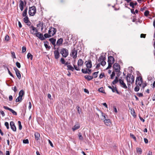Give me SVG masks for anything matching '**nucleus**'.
Returning a JSON list of instances; mask_svg holds the SVG:
<instances>
[{"label":"nucleus","instance_id":"obj_1","mask_svg":"<svg viewBox=\"0 0 155 155\" xmlns=\"http://www.w3.org/2000/svg\"><path fill=\"white\" fill-rule=\"evenodd\" d=\"M126 78L127 82L128 85H130V83L133 84L134 82V78L133 75L130 74H127Z\"/></svg>","mask_w":155,"mask_h":155},{"label":"nucleus","instance_id":"obj_2","mask_svg":"<svg viewBox=\"0 0 155 155\" xmlns=\"http://www.w3.org/2000/svg\"><path fill=\"white\" fill-rule=\"evenodd\" d=\"M108 66L107 68L106 69L110 68L111 67L112 64L114 63V59L112 56H110L108 57Z\"/></svg>","mask_w":155,"mask_h":155},{"label":"nucleus","instance_id":"obj_3","mask_svg":"<svg viewBox=\"0 0 155 155\" xmlns=\"http://www.w3.org/2000/svg\"><path fill=\"white\" fill-rule=\"evenodd\" d=\"M36 9L34 6L30 7L29 9L28 13L29 15L31 16H33L36 13Z\"/></svg>","mask_w":155,"mask_h":155},{"label":"nucleus","instance_id":"obj_4","mask_svg":"<svg viewBox=\"0 0 155 155\" xmlns=\"http://www.w3.org/2000/svg\"><path fill=\"white\" fill-rule=\"evenodd\" d=\"M143 83L142 78L141 76L137 77L135 81L136 85H137L141 87Z\"/></svg>","mask_w":155,"mask_h":155},{"label":"nucleus","instance_id":"obj_5","mask_svg":"<svg viewBox=\"0 0 155 155\" xmlns=\"http://www.w3.org/2000/svg\"><path fill=\"white\" fill-rule=\"evenodd\" d=\"M60 53L63 57L66 58L68 55V51L66 48H62L61 49Z\"/></svg>","mask_w":155,"mask_h":155},{"label":"nucleus","instance_id":"obj_6","mask_svg":"<svg viewBox=\"0 0 155 155\" xmlns=\"http://www.w3.org/2000/svg\"><path fill=\"white\" fill-rule=\"evenodd\" d=\"M30 32L31 31H30ZM31 34L35 35L37 37H38L41 40H43L45 39V38L43 37L42 34L40 33L39 32H37L36 33H34V32H32Z\"/></svg>","mask_w":155,"mask_h":155},{"label":"nucleus","instance_id":"obj_7","mask_svg":"<svg viewBox=\"0 0 155 155\" xmlns=\"http://www.w3.org/2000/svg\"><path fill=\"white\" fill-rule=\"evenodd\" d=\"M56 32V29L54 28L51 27L48 31V34L52 35V36H54Z\"/></svg>","mask_w":155,"mask_h":155},{"label":"nucleus","instance_id":"obj_8","mask_svg":"<svg viewBox=\"0 0 155 155\" xmlns=\"http://www.w3.org/2000/svg\"><path fill=\"white\" fill-rule=\"evenodd\" d=\"M114 68L116 72L120 71V67L117 63H115L114 65Z\"/></svg>","mask_w":155,"mask_h":155},{"label":"nucleus","instance_id":"obj_9","mask_svg":"<svg viewBox=\"0 0 155 155\" xmlns=\"http://www.w3.org/2000/svg\"><path fill=\"white\" fill-rule=\"evenodd\" d=\"M14 69L15 71V73L18 78L20 79L21 78V75L19 70L16 67L14 68Z\"/></svg>","mask_w":155,"mask_h":155},{"label":"nucleus","instance_id":"obj_10","mask_svg":"<svg viewBox=\"0 0 155 155\" xmlns=\"http://www.w3.org/2000/svg\"><path fill=\"white\" fill-rule=\"evenodd\" d=\"M11 129L12 130L14 131H16V128L15 125L14 123L12 121L10 122V124Z\"/></svg>","mask_w":155,"mask_h":155},{"label":"nucleus","instance_id":"obj_11","mask_svg":"<svg viewBox=\"0 0 155 155\" xmlns=\"http://www.w3.org/2000/svg\"><path fill=\"white\" fill-rule=\"evenodd\" d=\"M77 51L75 49H73L71 51V54L74 58H76L77 57Z\"/></svg>","mask_w":155,"mask_h":155},{"label":"nucleus","instance_id":"obj_12","mask_svg":"<svg viewBox=\"0 0 155 155\" xmlns=\"http://www.w3.org/2000/svg\"><path fill=\"white\" fill-rule=\"evenodd\" d=\"M119 82L120 84L122 87L125 89H127V87L125 84L123 80L120 79L119 80Z\"/></svg>","mask_w":155,"mask_h":155},{"label":"nucleus","instance_id":"obj_13","mask_svg":"<svg viewBox=\"0 0 155 155\" xmlns=\"http://www.w3.org/2000/svg\"><path fill=\"white\" fill-rule=\"evenodd\" d=\"M86 66L88 69L92 67L91 61V60H89L88 61L85 62Z\"/></svg>","mask_w":155,"mask_h":155},{"label":"nucleus","instance_id":"obj_14","mask_svg":"<svg viewBox=\"0 0 155 155\" xmlns=\"http://www.w3.org/2000/svg\"><path fill=\"white\" fill-rule=\"evenodd\" d=\"M55 58L56 59H58L60 56L59 51L58 50H55L54 52Z\"/></svg>","mask_w":155,"mask_h":155},{"label":"nucleus","instance_id":"obj_15","mask_svg":"<svg viewBox=\"0 0 155 155\" xmlns=\"http://www.w3.org/2000/svg\"><path fill=\"white\" fill-rule=\"evenodd\" d=\"M63 41V39L62 38L59 39L57 41L56 45L59 46L62 44Z\"/></svg>","mask_w":155,"mask_h":155},{"label":"nucleus","instance_id":"obj_16","mask_svg":"<svg viewBox=\"0 0 155 155\" xmlns=\"http://www.w3.org/2000/svg\"><path fill=\"white\" fill-rule=\"evenodd\" d=\"M49 41H50V42L51 43V44L54 45V47L56 46L55 45V42H56V39L54 38H52L49 39Z\"/></svg>","mask_w":155,"mask_h":155},{"label":"nucleus","instance_id":"obj_17","mask_svg":"<svg viewBox=\"0 0 155 155\" xmlns=\"http://www.w3.org/2000/svg\"><path fill=\"white\" fill-rule=\"evenodd\" d=\"M111 90L113 92H115L116 91L117 94H120V92L118 91L116 86L114 87V86H112V89Z\"/></svg>","mask_w":155,"mask_h":155},{"label":"nucleus","instance_id":"obj_18","mask_svg":"<svg viewBox=\"0 0 155 155\" xmlns=\"http://www.w3.org/2000/svg\"><path fill=\"white\" fill-rule=\"evenodd\" d=\"M35 138L36 140H38L39 139L40 137V134L38 132H36L35 134Z\"/></svg>","mask_w":155,"mask_h":155},{"label":"nucleus","instance_id":"obj_19","mask_svg":"<svg viewBox=\"0 0 155 155\" xmlns=\"http://www.w3.org/2000/svg\"><path fill=\"white\" fill-rule=\"evenodd\" d=\"M84 78L90 81L93 78V77L92 76L86 75L84 76Z\"/></svg>","mask_w":155,"mask_h":155},{"label":"nucleus","instance_id":"obj_20","mask_svg":"<svg viewBox=\"0 0 155 155\" xmlns=\"http://www.w3.org/2000/svg\"><path fill=\"white\" fill-rule=\"evenodd\" d=\"M67 67L68 68V70H71L72 71H74V68L71 65H68Z\"/></svg>","mask_w":155,"mask_h":155},{"label":"nucleus","instance_id":"obj_21","mask_svg":"<svg viewBox=\"0 0 155 155\" xmlns=\"http://www.w3.org/2000/svg\"><path fill=\"white\" fill-rule=\"evenodd\" d=\"M106 58L105 55H101L99 58L98 61H101L105 60Z\"/></svg>","mask_w":155,"mask_h":155},{"label":"nucleus","instance_id":"obj_22","mask_svg":"<svg viewBox=\"0 0 155 155\" xmlns=\"http://www.w3.org/2000/svg\"><path fill=\"white\" fill-rule=\"evenodd\" d=\"M119 81L118 77H116L115 79L112 82V84H114L117 83Z\"/></svg>","mask_w":155,"mask_h":155},{"label":"nucleus","instance_id":"obj_23","mask_svg":"<svg viewBox=\"0 0 155 155\" xmlns=\"http://www.w3.org/2000/svg\"><path fill=\"white\" fill-rule=\"evenodd\" d=\"M80 127V125L79 124H77L75 125L74 127L72 128V130L73 131H74L76 130L79 129Z\"/></svg>","mask_w":155,"mask_h":155},{"label":"nucleus","instance_id":"obj_24","mask_svg":"<svg viewBox=\"0 0 155 155\" xmlns=\"http://www.w3.org/2000/svg\"><path fill=\"white\" fill-rule=\"evenodd\" d=\"M83 62L81 59H79L78 61V66H81L83 64Z\"/></svg>","mask_w":155,"mask_h":155},{"label":"nucleus","instance_id":"obj_25","mask_svg":"<svg viewBox=\"0 0 155 155\" xmlns=\"http://www.w3.org/2000/svg\"><path fill=\"white\" fill-rule=\"evenodd\" d=\"M24 94L25 93L23 90H21L19 93V96H21V97H22V96L24 95Z\"/></svg>","mask_w":155,"mask_h":155},{"label":"nucleus","instance_id":"obj_26","mask_svg":"<svg viewBox=\"0 0 155 155\" xmlns=\"http://www.w3.org/2000/svg\"><path fill=\"white\" fill-rule=\"evenodd\" d=\"M22 98L21 96H19L16 99L15 101L16 102L21 101L22 100Z\"/></svg>","mask_w":155,"mask_h":155},{"label":"nucleus","instance_id":"obj_27","mask_svg":"<svg viewBox=\"0 0 155 155\" xmlns=\"http://www.w3.org/2000/svg\"><path fill=\"white\" fill-rule=\"evenodd\" d=\"M27 8H26L24 11L22 13V15L24 17L26 16L27 14Z\"/></svg>","mask_w":155,"mask_h":155},{"label":"nucleus","instance_id":"obj_28","mask_svg":"<svg viewBox=\"0 0 155 155\" xmlns=\"http://www.w3.org/2000/svg\"><path fill=\"white\" fill-rule=\"evenodd\" d=\"M30 28L33 31V32H34L35 31V32L37 33L38 30L37 29L33 26H31L30 27Z\"/></svg>","mask_w":155,"mask_h":155},{"label":"nucleus","instance_id":"obj_29","mask_svg":"<svg viewBox=\"0 0 155 155\" xmlns=\"http://www.w3.org/2000/svg\"><path fill=\"white\" fill-rule=\"evenodd\" d=\"M104 122L105 123V124L108 126L109 125V123L110 122V120L109 119H106L104 120Z\"/></svg>","mask_w":155,"mask_h":155},{"label":"nucleus","instance_id":"obj_30","mask_svg":"<svg viewBox=\"0 0 155 155\" xmlns=\"http://www.w3.org/2000/svg\"><path fill=\"white\" fill-rule=\"evenodd\" d=\"M48 41H46L45 42L44 44V45L45 48L47 49L48 48L49 49H50L51 48V47L50 46H48Z\"/></svg>","mask_w":155,"mask_h":155},{"label":"nucleus","instance_id":"obj_31","mask_svg":"<svg viewBox=\"0 0 155 155\" xmlns=\"http://www.w3.org/2000/svg\"><path fill=\"white\" fill-rule=\"evenodd\" d=\"M27 57L28 59L30 58L31 60H32L33 59V55L29 53H28L27 55Z\"/></svg>","mask_w":155,"mask_h":155},{"label":"nucleus","instance_id":"obj_32","mask_svg":"<svg viewBox=\"0 0 155 155\" xmlns=\"http://www.w3.org/2000/svg\"><path fill=\"white\" fill-rule=\"evenodd\" d=\"M23 19L24 22L26 23H28V22L29 21L28 16H25L24 18Z\"/></svg>","mask_w":155,"mask_h":155},{"label":"nucleus","instance_id":"obj_33","mask_svg":"<svg viewBox=\"0 0 155 155\" xmlns=\"http://www.w3.org/2000/svg\"><path fill=\"white\" fill-rule=\"evenodd\" d=\"M140 86L136 85V86L135 87L134 89V90L135 92L138 91L140 89Z\"/></svg>","mask_w":155,"mask_h":155},{"label":"nucleus","instance_id":"obj_34","mask_svg":"<svg viewBox=\"0 0 155 155\" xmlns=\"http://www.w3.org/2000/svg\"><path fill=\"white\" fill-rule=\"evenodd\" d=\"M81 71L84 74H87L88 73V70L87 69H83L82 68L81 69Z\"/></svg>","mask_w":155,"mask_h":155},{"label":"nucleus","instance_id":"obj_35","mask_svg":"<svg viewBox=\"0 0 155 155\" xmlns=\"http://www.w3.org/2000/svg\"><path fill=\"white\" fill-rule=\"evenodd\" d=\"M77 109L78 111V113L79 114H80L81 112V109H80V107L79 106H77Z\"/></svg>","mask_w":155,"mask_h":155},{"label":"nucleus","instance_id":"obj_36","mask_svg":"<svg viewBox=\"0 0 155 155\" xmlns=\"http://www.w3.org/2000/svg\"><path fill=\"white\" fill-rule=\"evenodd\" d=\"M98 91L104 93L105 91L103 87H101L99 88L98 90Z\"/></svg>","mask_w":155,"mask_h":155},{"label":"nucleus","instance_id":"obj_37","mask_svg":"<svg viewBox=\"0 0 155 155\" xmlns=\"http://www.w3.org/2000/svg\"><path fill=\"white\" fill-rule=\"evenodd\" d=\"M99 111L100 112V113L101 114V115L102 117H103L102 118V119L104 120H105L106 119V117L105 115V114L104 113H103L101 111Z\"/></svg>","mask_w":155,"mask_h":155},{"label":"nucleus","instance_id":"obj_38","mask_svg":"<svg viewBox=\"0 0 155 155\" xmlns=\"http://www.w3.org/2000/svg\"><path fill=\"white\" fill-rule=\"evenodd\" d=\"M44 36L45 37V38H48L51 37L52 36V35L50 34H48L47 33H45L44 35Z\"/></svg>","mask_w":155,"mask_h":155},{"label":"nucleus","instance_id":"obj_39","mask_svg":"<svg viewBox=\"0 0 155 155\" xmlns=\"http://www.w3.org/2000/svg\"><path fill=\"white\" fill-rule=\"evenodd\" d=\"M18 124L19 129V130H21L22 128V126L21 125V122L19 121H18Z\"/></svg>","mask_w":155,"mask_h":155},{"label":"nucleus","instance_id":"obj_40","mask_svg":"<svg viewBox=\"0 0 155 155\" xmlns=\"http://www.w3.org/2000/svg\"><path fill=\"white\" fill-rule=\"evenodd\" d=\"M115 75V74L114 71L112 72V74L110 75V78L111 79H113Z\"/></svg>","mask_w":155,"mask_h":155},{"label":"nucleus","instance_id":"obj_41","mask_svg":"<svg viewBox=\"0 0 155 155\" xmlns=\"http://www.w3.org/2000/svg\"><path fill=\"white\" fill-rule=\"evenodd\" d=\"M99 72L97 71L94 73L93 74V75L94 76V78H96L97 76V74Z\"/></svg>","mask_w":155,"mask_h":155},{"label":"nucleus","instance_id":"obj_42","mask_svg":"<svg viewBox=\"0 0 155 155\" xmlns=\"http://www.w3.org/2000/svg\"><path fill=\"white\" fill-rule=\"evenodd\" d=\"M24 6V2H23V1L21 0H20L19 6Z\"/></svg>","mask_w":155,"mask_h":155},{"label":"nucleus","instance_id":"obj_43","mask_svg":"<svg viewBox=\"0 0 155 155\" xmlns=\"http://www.w3.org/2000/svg\"><path fill=\"white\" fill-rule=\"evenodd\" d=\"M137 152L140 154H141L142 153V149L140 148H137Z\"/></svg>","mask_w":155,"mask_h":155},{"label":"nucleus","instance_id":"obj_44","mask_svg":"<svg viewBox=\"0 0 155 155\" xmlns=\"http://www.w3.org/2000/svg\"><path fill=\"white\" fill-rule=\"evenodd\" d=\"M10 111L13 114L15 115H17V113L15 111L12 109H11Z\"/></svg>","mask_w":155,"mask_h":155},{"label":"nucleus","instance_id":"obj_45","mask_svg":"<svg viewBox=\"0 0 155 155\" xmlns=\"http://www.w3.org/2000/svg\"><path fill=\"white\" fill-rule=\"evenodd\" d=\"M43 23H41L40 22H39V23L37 25V27H41L42 26H43Z\"/></svg>","mask_w":155,"mask_h":155},{"label":"nucleus","instance_id":"obj_46","mask_svg":"<svg viewBox=\"0 0 155 155\" xmlns=\"http://www.w3.org/2000/svg\"><path fill=\"white\" fill-rule=\"evenodd\" d=\"M12 90H13L15 93L17 91V89L16 86H15L14 87H12Z\"/></svg>","mask_w":155,"mask_h":155},{"label":"nucleus","instance_id":"obj_47","mask_svg":"<svg viewBox=\"0 0 155 155\" xmlns=\"http://www.w3.org/2000/svg\"><path fill=\"white\" fill-rule=\"evenodd\" d=\"M5 41H8L9 40V36L8 35H6L5 38Z\"/></svg>","mask_w":155,"mask_h":155},{"label":"nucleus","instance_id":"obj_48","mask_svg":"<svg viewBox=\"0 0 155 155\" xmlns=\"http://www.w3.org/2000/svg\"><path fill=\"white\" fill-rule=\"evenodd\" d=\"M130 137L131 138H133L135 141H136V137L134 136V135H133L131 134H130Z\"/></svg>","mask_w":155,"mask_h":155},{"label":"nucleus","instance_id":"obj_49","mask_svg":"<svg viewBox=\"0 0 155 155\" xmlns=\"http://www.w3.org/2000/svg\"><path fill=\"white\" fill-rule=\"evenodd\" d=\"M106 64V62L104 60H103L101 61V64L103 66H104Z\"/></svg>","mask_w":155,"mask_h":155},{"label":"nucleus","instance_id":"obj_50","mask_svg":"<svg viewBox=\"0 0 155 155\" xmlns=\"http://www.w3.org/2000/svg\"><path fill=\"white\" fill-rule=\"evenodd\" d=\"M131 114L133 115V116H136V115H134V114H135V112L134 110V109H132L131 110Z\"/></svg>","mask_w":155,"mask_h":155},{"label":"nucleus","instance_id":"obj_51","mask_svg":"<svg viewBox=\"0 0 155 155\" xmlns=\"http://www.w3.org/2000/svg\"><path fill=\"white\" fill-rule=\"evenodd\" d=\"M23 142L24 143L28 144L29 143V141L28 139L24 140L23 141Z\"/></svg>","mask_w":155,"mask_h":155},{"label":"nucleus","instance_id":"obj_52","mask_svg":"<svg viewBox=\"0 0 155 155\" xmlns=\"http://www.w3.org/2000/svg\"><path fill=\"white\" fill-rule=\"evenodd\" d=\"M16 65L18 68H21V64L19 62H17L16 63Z\"/></svg>","mask_w":155,"mask_h":155},{"label":"nucleus","instance_id":"obj_53","mask_svg":"<svg viewBox=\"0 0 155 155\" xmlns=\"http://www.w3.org/2000/svg\"><path fill=\"white\" fill-rule=\"evenodd\" d=\"M5 125L7 129H8L9 128V124L8 122H5Z\"/></svg>","mask_w":155,"mask_h":155},{"label":"nucleus","instance_id":"obj_54","mask_svg":"<svg viewBox=\"0 0 155 155\" xmlns=\"http://www.w3.org/2000/svg\"><path fill=\"white\" fill-rule=\"evenodd\" d=\"M60 61L61 62V63L62 64H65V60L64 58H61V59Z\"/></svg>","mask_w":155,"mask_h":155},{"label":"nucleus","instance_id":"obj_55","mask_svg":"<svg viewBox=\"0 0 155 155\" xmlns=\"http://www.w3.org/2000/svg\"><path fill=\"white\" fill-rule=\"evenodd\" d=\"M149 12L148 11V10H147V11H146L145 12H144V15H145V16H147L148 15H149Z\"/></svg>","mask_w":155,"mask_h":155},{"label":"nucleus","instance_id":"obj_56","mask_svg":"<svg viewBox=\"0 0 155 155\" xmlns=\"http://www.w3.org/2000/svg\"><path fill=\"white\" fill-rule=\"evenodd\" d=\"M79 138L80 140H82L83 139V137L82 136L81 134V133H79Z\"/></svg>","mask_w":155,"mask_h":155},{"label":"nucleus","instance_id":"obj_57","mask_svg":"<svg viewBox=\"0 0 155 155\" xmlns=\"http://www.w3.org/2000/svg\"><path fill=\"white\" fill-rule=\"evenodd\" d=\"M26 48L25 47H22V53H23L26 51Z\"/></svg>","mask_w":155,"mask_h":155},{"label":"nucleus","instance_id":"obj_58","mask_svg":"<svg viewBox=\"0 0 155 155\" xmlns=\"http://www.w3.org/2000/svg\"><path fill=\"white\" fill-rule=\"evenodd\" d=\"M104 76V73H101L99 75V78L100 79L102 78Z\"/></svg>","mask_w":155,"mask_h":155},{"label":"nucleus","instance_id":"obj_59","mask_svg":"<svg viewBox=\"0 0 155 155\" xmlns=\"http://www.w3.org/2000/svg\"><path fill=\"white\" fill-rule=\"evenodd\" d=\"M12 56V57L14 58H16L15 55V53L14 52H11Z\"/></svg>","mask_w":155,"mask_h":155},{"label":"nucleus","instance_id":"obj_60","mask_svg":"<svg viewBox=\"0 0 155 155\" xmlns=\"http://www.w3.org/2000/svg\"><path fill=\"white\" fill-rule=\"evenodd\" d=\"M130 6H131L133 8H134V3L133 2H130Z\"/></svg>","mask_w":155,"mask_h":155},{"label":"nucleus","instance_id":"obj_61","mask_svg":"<svg viewBox=\"0 0 155 155\" xmlns=\"http://www.w3.org/2000/svg\"><path fill=\"white\" fill-rule=\"evenodd\" d=\"M3 108L6 109V110H8L9 111L11 109V108L8 107H7V106H4L3 107Z\"/></svg>","mask_w":155,"mask_h":155},{"label":"nucleus","instance_id":"obj_62","mask_svg":"<svg viewBox=\"0 0 155 155\" xmlns=\"http://www.w3.org/2000/svg\"><path fill=\"white\" fill-rule=\"evenodd\" d=\"M137 95L139 97H142L143 96V94L141 93H137Z\"/></svg>","mask_w":155,"mask_h":155},{"label":"nucleus","instance_id":"obj_63","mask_svg":"<svg viewBox=\"0 0 155 155\" xmlns=\"http://www.w3.org/2000/svg\"><path fill=\"white\" fill-rule=\"evenodd\" d=\"M142 88L143 89H144V87L147 86V83H145L142 84Z\"/></svg>","mask_w":155,"mask_h":155},{"label":"nucleus","instance_id":"obj_64","mask_svg":"<svg viewBox=\"0 0 155 155\" xmlns=\"http://www.w3.org/2000/svg\"><path fill=\"white\" fill-rule=\"evenodd\" d=\"M74 69L77 71H79L80 70L79 68H78L76 66L74 65Z\"/></svg>","mask_w":155,"mask_h":155}]
</instances>
